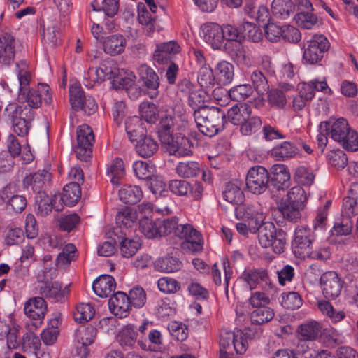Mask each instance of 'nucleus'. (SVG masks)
Returning <instances> with one entry per match:
<instances>
[{"label":"nucleus","instance_id":"864d4df0","mask_svg":"<svg viewBox=\"0 0 358 358\" xmlns=\"http://www.w3.org/2000/svg\"><path fill=\"white\" fill-rule=\"evenodd\" d=\"M243 276L250 289H252L260 282L266 281L267 273L264 269H250L245 271Z\"/></svg>","mask_w":358,"mask_h":358},{"label":"nucleus","instance_id":"0eeeda50","mask_svg":"<svg viewBox=\"0 0 358 358\" xmlns=\"http://www.w3.org/2000/svg\"><path fill=\"white\" fill-rule=\"evenodd\" d=\"M329 48V42L324 35H314L304 45L303 59L308 64H317L322 60Z\"/></svg>","mask_w":358,"mask_h":358},{"label":"nucleus","instance_id":"13d9d810","mask_svg":"<svg viewBox=\"0 0 358 358\" xmlns=\"http://www.w3.org/2000/svg\"><path fill=\"white\" fill-rule=\"evenodd\" d=\"M76 248L73 244L66 245L61 252L56 258V264L57 266L63 267L71 263L75 258Z\"/></svg>","mask_w":358,"mask_h":358},{"label":"nucleus","instance_id":"052dcab7","mask_svg":"<svg viewBox=\"0 0 358 358\" xmlns=\"http://www.w3.org/2000/svg\"><path fill=\"white\" fill-rule=\"evenodd\" d=\"M139 112L141 117L147 122L155 123L157 119V108L153 103L144 101L139 106Z\"/></svg>","mask_w":358,"mask_h":358},{"label":"nucleus","instance_id":"4be33fe9","mask_svg":"<svg viewBox=\"0 0 358 358\" xmlns=\"http://www.w3.org/2000/svg\"><path fill=\"white\" fill-rule=\"evenodd\" d=\"M103 48L106 54L114 56L122 53L126 46L125 38L119 34L104 37L102 40Z\"/></svg>","mask_w":358,"mask_h":358},{"label":"nucleus","instance_id":"9d476101","mask_svg":"<svg viewBox=\"0 0 358 358\" xmlns=\"http://www.w3.org/2000/svg\"><path fill=\"white\" fill-rule=\"evenodd\" d=\"M269 175L267 170L261 166L251 168L246 176V186L249 192L254 194H261L268 187Z\"/></svg>","mask_w":358,"mask_h":358},{"label":"nucleus","instance_id":"603ef678","mask_svg":"<svg viewBox=\"0 0 358 358\" xmlns=\"http://www.w3.org/2000/svg\"><path fill=\"white\" fill-rule=\"evenodd\" d=\"M137 220L136 211L129 208H125L118 212L115 217L117 224L120 227L129 228L136 222Z\"/></svg>","mask_w":358,"mask_h":358},{"label":"nucleus","instance_id":"f8f14e48","mask_svg":"<svg viewBox=\"0 0 358 358\" xmlns=\"http://www.w3.org/2000/svg\"><path fill=\"white\" fill-rule=\"evenodd\" d=\"M162 145L170 155L180 157L192 155L193 143L180 133L176 134L169 143H164Z\"/></svg>","mask_w":358,"mask_h":358},{"label":"nucleus","instance_id":"c9c22d12","mask_svg":"<svg viewBox=\"0 0 358 358\" xmlns=\"http://www.w3.org/2000/svg\"><path fill=\"white\" fill-rule=\"evenodd\" d=\"M299 152V149L289 141H285L272 150V155L278 160H285L286 159L295 157Z\"/></svg>","mask_w":358,"mask_h":358},{"label":"nucleus","instance_id":"a18cd8bd","mask_svg":"<svg viewBox=\"0 0 358 358\" xmlns=\"http://www.w3.org/2000/svg\"><path fill=\"white\" fill-rule=\"evenodd\" d=\"M274 317L273 310L268 306H260L251 313L250 320L252 324H262L271 321Z\"/></svg>","mask_w":358,"mask_h":358},{"label":"nucleus","instance_id":"412c9836","mask_svg":"<svg viewBox=\"0 0 358 358\" xmlns=\"http://www.w3.org/2000/svg\"><path fill=\"white\" fill-rule=\"evenodd\" d=\"M15 57L14 37L8 33L0 36V62L10 64Z\"/></svg>","mask_w":358,"mask_h":358},{"label":"nucleus","instance_id":"58836bf2","mask_svg":"<svg viewBox=\"0 0 358 358\" xmlns=\"http://www.w3.org/2000/svg\"><path fill=\"white\" fill-rule=\"evenodd\" d=\"M251 85L258 94L263 95L268 92L269 85L266 76L259 70H254L250 76Z\"/></svg>","mask_w":358,"mask_h":358},{"label":"nucleus","instance_id":"a878e982","mask_svg":"<svg viewBox=\"0 0 358 358\" xmlns=\"http://www.w3.org/2000/svg\"><path fill=\"white\" fill-rule=\"evenodd\" d=\"M290 174L287 168L282 164L272 167L271 182L278 189H285L289 186Z\"/></svg>","mask_w":358,"mask_h":358},{"label":"nucleus","instance_id":"9b49d317","mask_svg":"<svg viewBox=\"0 0 358 358\" xmlns=\"http://www.w3.org/2000/svg\"><path fill=\"white\" fill-rule=\"evenodd\" d=\"M314 239L312 229L306 226H298L292 242L293 252L296 256L306 258Z\"/></svg>","mask_w":358,"mask_h":358},{"label":"nucleus","instance_id":"ddd939ff","mask_svg":"<svg viewBox=\"0 0 358 358\" xmlns=\"http://www.w3.org/2000/svg\"><path fill=\"white\" fill-rule=\"evenodd\" d=\"M51 174L46 170L38 171L27 176L23 180L25 189L29 188L37 195L45 194V189L50 186Z\"/></svg>","mask_w":358,"mask_h":358},{"label":"nucleus","instance_id":"cd10ccee","mask_svg":"<svg viewBox=\"0 0 358 358\" xmlns=\"http://www.w3.org/2000/svg\"><path fill=\"white\" fill-rule=\"evenodd\" d=\"M120 199L124 203L134 205L143 197V192L137 185H124L119 190Z\"/></svg>","mask_w":358,"mask_h":358},{"label":"nucleus","instance_id":"c03bdc74","mask_svg":"<svg viewBox=\"0 0 358 358\" xmlns=\"http://www.w3.org/2000/svg\"><path fill=\"white\" fill-rule=\"evenodd\" d=\"M176 173L182 178L196 176L200 172L199 164L194 161L179 162L176 168Z\"/></svg>","mask_w":358,"mask_h":358},{"label":"nucleus","instance_id":"2eb2a0df","mask_svg":"<svg viewBox=\"0 0 358 358\" xmlns=\"http://www.w3.org/2000/svg\"><path fill=\"white\" fill-rule=\"evenodd\" d=\"M322 293L328 299H335L341 294L342 282L338 274L334 271H327L320 278Z\"/></svg>","mask_w":358,"mask_h":358},{"label":"nucleus","instance_id":"f257e3e1","mask_svg":"<svg viewBox=\"0 0 358 358\" xmlns=\"http://www.w3.org/2000/svg\"><path fill=\"white\" fill-rule=\"evenodd\" d=\"M320 127L345 150H358V132L350 126L346 119L331 117L329 120L321 122Z\"/></svg>","mask_w":358,"mask_h":358},{"label":"nucleus","instance_id":"39448f33","mask_svg":"<svg viewBox=\"0 0 358 358\" xmlns=\"http://www.w3.org/2000/svg\"><path fill=\"white\" fill-rule=\"evenodd\" d=\"M17 78L20 85L18 100L22 103H27L22 106H28L32 110L39 108L42 103L41 94L37 90L28 89L30 83L29 72L24 69H20L17 71Z\"/></svg>","mask_w":358,"mask_h":358},{"label":"nucleus","instance_id":"f3484780","mask_svg":"<svg viewBox=\"0 0 358 358\" xmlns=\"http://www.w3.org/2000/svg\"><path fill=\"white\" fill-rule=\"evenodd\" d=\"M222 27L216 23H206L201 27L200 35L213 49H221L223 45Z\"/></svg>","mask_w":358,"mask_h":358},{"label":"nucleus","instance_id":"7c9ffc66","mask_svg":"<svg viewBox=\"0 0 358 358\" xmlns=\"http://www.w3.org/2000/svg\"><path fill=\"white\" fill-rule=\"evenodd\" d=\"M299 334L304 341H313L322 334V327L316 321H310L301 324L298 329Z\"/></svg>","mask_w":358,"mask_h":358},{"label":"nucleus","instance_id":"a211bd4d","mask_svg":"<svg viewBox=\"0 0 358 358\" xmlns=\"http://www.w3.org/2000/svg\"><path fill=\"white\" fill-rule=\"evenodd\" d=\"M110 312L120 318L125 317L131 309L127 294L122 292L114 294L108 301Z\"/></svg>","mask_w":358,"mask_h":358},{"label":"nucleus","instance_id":"aec40b11","mask_svg":"<svg viewBox=\"0 0 358 358\" xmlns=\"http://www.w3.org/2000/svg\"><path fill=\"white\" fill-rule=\"evenodd\" d=\"M250 106L247 103H236L230 108L226 114L227 122L234 125H241L251 115Z\"/></svg>","mask_w":358,"mask_h":358},{"label":"nucleus","instance_id":"f704fd0d","mask_svg":"<svg viewBox=\"0 0 358 358\" xmlns=\"http://www.w3.org/2000/svg\"><path fill=\"white\" fill-rule=\"evenodd\" d=\"M271 8L276 17L285 20L293 13L294 7L291 0H273Z\"/></svg>","mask_w":358,"mask_h":358},{"label":"nucleus","instance_id":"b1692460","mask_svg":"<svg viewBox=\"0 0 358 358\" xmlns=\"http://www.w3.org/2000/svg\"><path fill=\"white\" fill-rule=\"evenodd\" d=\"M39 291L42 297L52 299L55 301H62L69 292L67 287L62 289L61 283L58 282L43 284Z\"/></svg>","mask_w":358,"mask_h":358},{"label":"nucleus","instance_id":"ea45409f","mask_svg":"<svg viewBox=\"0 0 358 358\" xmlns=\"http://www.w3.org/2000/svg\"><path fill=\"white\" fill-rule=\"evenodd\" d=\"M93 10H102L110 17L115 15L119 9V0H94Z\"/></svg>","mask_w":358,"mask_h":358},{"label":"nucleus","instance_id":"473e14b6","mask_svg":"<svg viewBox=\"0 0 358 358\" xmlns=\"http://www.w3.org/2000/svg\"><path fill=\"white\" fill-rule=\"evenodd\" d=\"M222 195L225 201L237 206L242 203L245 198L243 192L234 182H228L225 185Z\"/></svg>","mask_w":358,"mask_h":358},{"label":"nucleus","instance_id":"1a4fd4ad","mask_svg":"<svg viewBox=\"0 0 358 358\" xmlns=\"http://www.w3.org/2000/svg\"><path fill=\"white\" fill-rule=\"evenodd\" d=\"M94 136L92 128L82 124L77 129V145L75 152L78 159L87 161L91 157Z\"/></svg>","mask_w":358,"mask_h":358},{"label":"nucleus","instance_id":"dca6fc26","mask_svg":"<svg viewBox=\"0 0 358 358\" xmlns=\"http://www.w3.org/2000/svg\"><path fill=\"white\" fill-rule=\"evenodd\" d=\"M138 71L144 86L148 90V96L151 99L156 98L159 86V78L157 73L145 64L140 65Z\"/></svg>","mask_w":358,"mask_h":358},{"label":"nucleus","instance_id":"4d7b16f0","mask_svg":"<svg viewBox=\"0 0 358 358\" xmlns=\"http://www.w3.org/2000/svg\"><path fill=\"white\" fill-rule=\"evenodd\" d=\"M113 82L114 84L115 82H118L120 85L127 90L129 96L132 99H137L141 94V87L130 77L117 78Z\"/></svg>","mask_w":358,"mask_h":358},{"label":"nucleus","instance_id":"338daca9","mask_svg":"<svg viewBox=\"0 0 358 358\" xmlns=\"http://www.w3.org/2000/svg\"><path fill=\"white\" fill-rule=\"evenodd\" d=\"M159 289L164 294H173L180 289V283L174 278L163 277L158 280Z\"/></svg>","mask_w":358,"mask_h":358},{"label":"nucleus","instance_id":"c756f323","mask_svg":"<svg viewBox=\"0 0 358 358\" xmlns=\"http://www.w3.org/2000/svg\"><path fill=\"white\" fill-rule=\"evenodd\" d=\"M182 262L172 256H166L157 259L154 262L155 268L164 273H173L179 271L182 268Z\"/></svg>","mask_w":358,"mask_h":358},{"label":"nucleus","instance_id":"c85d7f7f","mask_svg":"<svg viewBox=\"0 0 358 358\" xmlns=\"http://www.w3.org/2000/svg\"><path fill=\"white\" fill-rule=\"evenodd\" d=\"M136 152L142 157H150L159 148L157 142L151 136H145L136 144Z\"/></svg>","mask_w":358,"mask_h":358},{"label":"nucleus","instance_id":"8fccbe9b","mask_svg":"<svg viewBox=\"0 0 358 358\" xmlns=\"http://www.w3.org/2000/svg\"><path fill=\"white\" fill-rule=\"evenodd\" d=\"M241 38L257 43L262 40V33L261 30L254 24L248 22H244L241 25Z\"/></svg>","mask_w":358,"mask_h":358},{"label":"nucleus","instance_id":"2f4dec72","mask_svg":"<svg viewBox=\"0 0 358 358\" xmlns=\"http://www.w3.org/2000/svg\"><path fill=\"white\" fill-rule=\"evenodd\" d=\"M138 334L135 329V327L131 324L125 326L120 331L118 334V342L120 345L127 349L134 346L136 341L138 342Z\"/></svg>","mask_w":358,"mask_h":358},{"label":"nucleus","instance_id":"6e6d98bb","mask_svg":"<svg viewBox=\"0 0 358 358\" xmlns=\"http://www.w3.org/2000/svg\"><path fill=\"white\" fill-rule=\"evenodd\" d=\"M139 230L148 238L159 236L158 220L153 222L148 217H142L139 222Z\"/></svg>","mask_w":358,"mask_h":358},{"label":"nucleus","instance_id":"680f3d73","mask_svg":"<svg viewBox=\"0 0 358 358\" xmlns=\"http://www.w3.org/2000/svg\"><path fill=\"white\" fill-rule=\"evenodd\" d=\"M159 236H166L171 233L176 236V231L178 228V220L176 217H171L164 220H157Z\"/></svg>","mask_w":358,"mask_h":358},{"label":"nucleus","instance_id":"49530a36","mask_svg":"<svg viewBox=\"0 0 358 358\" xmlns=\"http://www.w3.org/2000/svg\"><path fill=\"white\" fill-rule=\"evenodd\" d=\"M227 93L231 100L242 101L252 94L253 88L250 84H241L231 87Z\"/></svg>","mask_w":358,"mask_h":358},{"label":"nucleus","instance_id":"4c0bfd02","mask_svg":"<svg viewBox=\"0 0 358 358\" xmlns=\"http://www.w3.org/2000/svg\"><path fill=\"white\" fill-rule=\"evenodd\" d=\"M318 308L332 323H337L345 317V313L343 310L334 308L329 301H319Z\"/></svg>","mask_w":358,"mask_h":358},{"label":"nucleus","instance_id":"e2e57ef3","mask_svg":"<svg viewBox=\"0 0 358 358\" xmlns=\"http://www.w3.org/2000/svg\"><path fill=\"white\" fill-rule=\"evenodd\" d=\"M299 27L310 29L317 22V17L313 12H299L294 17Z\"/></svg>","mask_w":358,"mask_h":358},{"label":"nucleus","instance_id":"5701e85b","mask_svg":"<svg viewBox=\"0 0 358 358\" xmlns=\"http://www.w3.org/2000/svg\"><path fill=\"white\" fill-rule=\"evenodd\" d=\"M115 279L109 275L99 277L92 285L94 293L101 298L109 296L115 291Z\"/></svg>","mask_w":358,"mask_h":358},{"label":"nucleus","instance_id":"20e7f679","mask_svg":"<svg viewBox=\"0 0 358 358\" xmlns=\"http://www.w3.org/2000/svg\"><path fill=\"white\" fill-rule=\"evenodd\" d=\"M258 240L263 248L272 247L275 253L280 254L286 246V233L281 229H276L270 222H263L257 230Z\"/></svg>","mask_w":358,"mask_h":358},{"label":"nucleus","instance_id":"6e6552de","mask_svg":"<svg viewBox=\"0 0 358 358\" xmlns=\"http://www.w3.org/2000/svg\"><path fill=\"white\" fill-rule=\"evenodd\" d=\"M176 236L184 241L181 247L187 252L196 253L203 250V239L201 234L190 224H180L176 231Z\"/></svg>","mask_w":358,"mask_h":358},{"label":"nucleus","instance_id":"bb28decb","mask_svg":"<svg viewBox=\"0 0 358 358\" xmlns=\"http://www.w3.org/2000/svg\"><path fill=\"white\" fill-rule=\"evenodd\" d=\"M175 121L171 115H165L162 117L157 125L158 136L162 142L169 143L173 136Z\"/></svg>","mask_w":358,"mask_h":358},{"label":"nucleus","instance_id":"79ce46f5","mask_svg":"<svg viewBox=\"0 0 358 358\" xmlns=\"http://www.w3.org/2000/svg\"><path fill=\"white\" fill-rule=\"evenodd\" d=\"M147 338L148 340L143 338V336H139L138 340V344L144 350H154L155 346H158L162 344V334L158 330H150Z\"/></svg>","mask_w":358,"mask_h":358},{"label":"nucleus","instance_id":"e433bc0d","mask_svg":"<svg viewBox=\"0 0 358 358\" xmlns=\"http://www.w3.org/2000/svg\"><path fill=\"white\" fill-rule=\"evenodd\" d=\"M63 196V203L66 206H74L81 196L80 187L75 183H69L63 188L61 194Z\"/></svg>","mask_w":358,"mask_h":358},{"label":"nucleus","instance_id":"423d86ee","mask_svg":"<svg viewBox=\"0 0 358 358\" xmlns=\"http://www.w3.org/2000/svg\"><path fill=\"white\" fill-rule=\"evenodd\" d=\"M235 216L238 220L249 224L254 231H257L266 218L263 208L257 203H245L238 205L235 208Z\"/></svg>","mask_w":358,"mask_h":358},{"label":"nucleus","instance_id":"3c124183","mask_svg":"<svg viewBox=\"0 0 358 358\" xmlns=\"http://www.w3.org/2000/svg\"><path fill=\"white\" fill-rule=\"evenodd\" d=\"M280 297L281 305L287 310L298 309L303 304L301 295L296 292H283Z\"/></svg>","mask_w":358,"mask_h":358},{"label":"nucleus","instance_id":"37998d69","mask_svg":"<svg viewBox=\"0 0 358 358\" xmlns=\"http://www.w3.org/2000/svg\"><path fill=\"white\" fill-rule=\"evenodd\" d=\"M106 73L99 67L90 68L83 75V84L87 88L93 87L96 83H101L105 78Z\"/></svg>","mask_w":358,"mask_h":358},{"label":"nucleus","instance_id":"7ed1b4c3","mask_svg":"<svg viewBox=\"0 0 358 358\" xmlns=\"http://www.w3.org/2000/svg\"><path fill=\"white\" fill-rule=\"evenodd\" d=\"M5 113L12 122L15 134L22 137L28 134L35 116L31 108L12 103L6 106Z\"/></svg>","mask_w":358,"mask_h":358},{"label":"nucleus","instance_id":"4468645a","mask_svg":"<svg viewBox=\"0 0 358 358\" xmlns=\"http://www.w3.org/2000/svg\"><path fill=\"white\" fill-rule=\"evenodd\" d=\"M96 336V329L89 325L80 327L76 332V340L78 343L76 350L80 358H87L90 355L89 345H92Z\"/></svg>","mask_w":358,"mask_h":358},{"label":"nucleus","instance_id":"09e8293b","mask_svg":"<svg viewBox=\"0 0 358 358\" xmlns=\"http://www.w3.org/2000/svg\"><path fill=\"white\" fill-rule=\"evenodd\" d=\"M94 314L95 310L90 303H80L76 306L73 317L79 323H85L92 320Z\"/></svg>","mask_w":358,"mask_h":358},{"label":"nucleus","instance_id":"72a5a7b5","mask_svg":"<svg viewBox=\"0 0 358 358\" xmlns=\"http://www.w3.org/2000/svg\"><path fill=\"white\" fill-rule=\"evenodd\" d=\"M17 333V327H10L6 322L0 321V339L6 338L7 345L10 349H15L19 345Z\"/></svg>","mask_w":358,"mask_h":358},{"label":"nucleus","instance_id":"69168bd1","mask_svg":"<svg viewBox=\"0 0 358 358\" xmlns=\"http://www.w3.org/2000/svg\"><path fill=\"white\" fill-rule=\"evenodd\" d=\"M131 307L139 308L144 306L146 301V294L141 287H135L129 292L127 295Z\"/></svg>","mask_w":358,"mask_h":358},{"label":"nucleus","instance_id":"0e129e2a","mask_svg":"<svg viewBox=\"0 0 358 358\" xmlns=\"http://www.w3.org/2000/svg\"><path fill=\"white\" fill-rule=\"evenodd\" d=\"M303 207L282 203L280 211L285 219L292 222H296L301 219V211Z\"/></svg>","mask_w":358,"mask_h":358},{"label":"nucleus","instance_id":"bf43d9fd","mask_svg":"<svg viewBox=\"0 0 358 358\" xmlns=\"http://www.w3.org/2000/svg\"><path fill=\"white\" fill-rule=\"evenodd\" d=\"M107 173L110 176L113 185H118L120 180L124 176V167L121 159H114L108 169Z\"/></svg>","mask_w":358,"mask_h":358},{"label":"nucleus","instance_id":"774afa93","mask_svg":"<svg viewBox=\"0 0 358 358\" xmlns=\"http://www.w3.org/2000/svg\"><path fill=\"white\" fill-rule=\"evenodd\" d=\"M294 178L302 185L310 186L313 183L315 176L312 171L303 166L296 169Z\"/></svg>","mask_w":358,"mask_h":358},{"label":"nucleus","instance_id":"6ab92c4d","mask_svg":"<svg viewBox=\"0 0 358 358\" xmlns=\"http://www.w3.org/2000/svg\"><path fill=\"white\" fill-rule=\"evenodd\" d=\"M47 310V306L43 297L30 299L24 305L25 315L29 318L41 323Z\"/></svg>","mask_w":358,"mask_h":358},{"label":"nucleus","instance_id":"393cba45","mask_svg":"<svg viewBox=\"0 0 358 358\" xmlns=\"http://www.w3.org/2000/svg\"><path fill=\"white\" fill-rule=\"evenodd\" d=\"M214 73L217 84L220 85L229 84L234 76V66L226 61L220 62L215 67Z\"/></svg>","mask_w":358,"mask_h":358},{"label":"nucleus","instance_id":"a19ab883","mask_svg":"<svg viewBox=\"0 0 358 358\" xmlns=\"http://www.w3.org/2000/svg\"><path fill=\"white\" fill-rule=\"evenodd\" d=\"M306 199L304 189L300 186H295L287 192L286 198L282 199V203L304 207Z\"/></svg>","mask_w":358,"mask_h":358},{"label":"nucleus","instance_id":"de8ad7c7","mask_svg":"<svg viewBox=\"0 0 358 358\" xmlns=\"http://www.w3.org/2000/svg\"><path fill=\"white\" fill-rule=\"evenodd\" d=\"M206 93L201 90H195L188 97V104L193 110V115L209 106L205 103Z\"/></svg>","mask_w":358,"mask_h":358},{"label":"nucleus","instance_id":"5fc2aeb1","mask_svg":"<svg viewBox=\"0 0 358 358\" xmlns=\"http://www.w3.org/2000/svg\"><path fill=\"white\" fill-rule=\"evenodd\" d=\"M136 176L141 180H148L154 176L155 167L143 161H136L133 164Z\"/></svg>","mask_w":358,"mask_h":358},{"label":"nucleus","instance_id":"f03ea898","mask_svg":"<svg viewBox=\"0 0 358 358\" xmlns=\"http://www.w3.org/2000/svg\"><path fill=\"white\" fill-rule=\"evenodd\" d=\"M194 118L199 131L209 137L222 131L227 124L225 112L215 106L199 111Z\"/></svg>","mask_w":358,"mask_h":358}]
</instances>
